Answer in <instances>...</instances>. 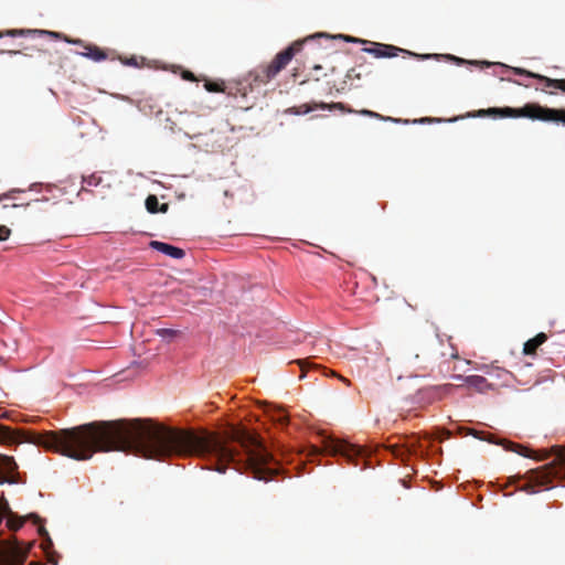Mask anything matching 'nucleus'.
<instances>
[{
  "label": "nucleus",
  "mask_w": 565,
  "mask_h": 565,
  "mask_svg": "<svg viewBox=\"0 0 565 565\" xmlns=\"http://www.w3.org/2000/svg\"><path fill=\"white\" fill-rule=\"evenodd\" d=\"M26 441L75 460H87L103 451H122L148 459L172 456L212 458L224 473L233 463L237 471L268 481L279 467L259 435L243 426L218 435L168 427L152 419L99 420L72 428L35 433L0 425V445Z\"/></svg>",
  "instance_id": "1"
},
{
  "label": "nucleus",
  "mask_w": 565,
  "mask_h": 565,
  "mask_svg": "<svg viewBox=\"0 0 565 565\" xmlns=\"http://www.w3.org/2000/svg\"><path fill=\"white\" fill-rule=\"evenodd\" d=\"M295 41L288 47L277 53L275 57L267 64H260L249 72L248 77L252 85H265L274 79L287 65L291 62L294 56L302 50L306 41Z\"/></svg>",
  "instance_id": "2"
},
{
  "label": "nucleus",
  "mask_w": 565,
  "mask_h": 565,
  "mask_svg": "<svg viewBox=\"0 0 565 565\" xmlns=\"http://www.w3.org/2000/svg\"><path fill=\"white\" fill-rule=\"evenodd\" d=\"M553 451L555 461L527 472L529 483L525 487L527 492L535 493L536 487H547L554 478L565 476V447H555Z\"/></svg>",
  "instance_id": "3"
},
{
  "label": "nucleus",
  "mask_w": 565,
  "mask_h": 565,
  "mask_svg": "<svg viewBox=\"0 0 565 565\" xmlns=\"http://www.w3.org/2000/svg\"><path fill=\"white\" fill-rule=\"evenodd\" d=\"M322 447L324 452L331 456H341L354 466H359V458L365 457V450L360 446L330 436L323 437Z\"/></svg>",
  "instance_id": "4"
},
{
  "label": "nucleus",
  "mask_w": 565,
  "mask_h": 565,
  "mask_svg": "<svg viewBox=\"0 0 565 565\" xmlns=\"http://www.w3.org/2000/svg\"><path fill=\"white\" fill-rule=\"evenodd\" d=\"M30 551L22 547L14 536L0 541V565H23Z\"/></svg>",
  "instance_id": "5"
},
{
  "label": "nucleus",
  "mask_w": 565,
  "mask_h": 565,
  "mask_svg": "<svg viewBox=\"0 0 565 565\" xmlns=\"http://www.w3.org/2000/svg\"><path fill=\"white\" fill-rule=\"evenodd\" d=\"M3 518H7V526L11 531H18L25 522L26 518H21L14 514L4 497H0V524Z\"/></svg>",
  "instance_id": "6"
},
{
  "label": "nucleus",
  "mask_w": 565,
  "mask_h": 565,
  "mask_svg": "<svg viewBox=\"0 0 565 565\" xmlns=\"http://www.w3.org/2000/svg\"><path fill=\"white\" fill-rule=\"evenodd\" d=\"M537 120L565 126V108H550L537 104Z\"/></svg>",
  "instance_id": "7"
},
{
  "label": "nucleus",
  "mask_w": 565,
  "mask_h": 565,
  "mask_svg": "<svg viewBox=\"0 0 565 565\" xmlns=\"http://www.w3.org/2000/svg\"><path fill=\"white\" fill-rule=\"evenodd\" d=\"M18 469L13 457L0 455V483H14L17 480L12 476Z\"/></svg>",
  "instance_id": "8"
},
{
  "label": "nucleus",
  "mask_w": 565,
  "mask_h": 565,
  "mask_svg": "<svg viewBox=\"0 0 565 565\" xmlns=\"http://www.w3.org/2000/svg\"><path fill=\"white\" fill-rule=\"evenodd\" d=\"M18 35H29L35 41H40L44 38H60V34L52 31L44 30H7L4 32H0V38L3 36H18Z\"/></svg>",
  "instance_id": "9"
},
{
  "label": "nucleus",
  "mask_w": 565,
  "mask_h": 565,
  "mask_svg": "<svg viewBox=\"0 0 565 565\" xmlns=\"http://www.w3.org/2000/svg\"><path fill=\"white\" fill-rule=\"evenodd\" d=\"M365 52L374 55L375 57H394L397 56L399 52H405L409 55H414L411 52H407L403 49H399L397 46L391 45V44H382V43H375L373 47L364 49Z\"/></svg>",
  "instance_id": "10"
},
{
  "label": "nucleus",
  "mask_w": 565,
  "mask_h": 565,
  "mask_svg": "<svg viewBox=\"0 0 565 565\" xmlns=\"http://www.w3.org/2000/svg\"><path fill=\"white\" fill-rule=\"evenodd\" d=\"M149 245L153 249H156L160 253H163V254H166L172 258H175V259H181L185 255V252L182 248H179L177 246H173V245H170V244H167L163 242L151 241Z\"/></svg>",
  "instance_id": "11"
},
{
  "label": "nucleus",
  "mask_w": 565,
  "mask_h": 565,
  "mask_svg": "<svg viewBox=\"0 0 565 565\" xmlns=\"http://www.w3.org/2000/svg\"><path fill=\"white\" fill-rule=\"evenodd\" d=\"M419 444L418 438L415 436L405 437L404 443L399 445L391 446L392 451L396 456H404L405 454L409 455L416 452L417 446Z\"/></svg>",
  "instance_id": "12"
},
{
  "label": "nucleus",
  "mask_w": 565,
  "mask_h": 565,
  "mask_svg": "<svg viewBox=\"0 0 565 565\" xmlns=\"http://www.w3.org/2000/svg\"><path fill=\"white\" fill-rule=\"evenodd\" d=\"M456 379L462 380L466 385L473 387L479 392L484 391V388L489 385L487 379L481 375H469L465 377L457 375Z\"/></svg>",
  "instance_id": "13"
},
{
  "label": "nucleus",
  "mask_w": 565,
  "mask_h": 565,
  "mask_svg": "<svg viewBox=\"0 0 565 565\" xmlns=\"http://www.w3.org/2000/svg\"><path fill=\"white\" fill-rule=\"evenodd\" d=\"M547 340V335L544 332L537 333L534 338L527 340L524 343L523 353L532 355L536 352L537 348Z\"/></svg>",
  "instance_id": "14"
},
{
  "label": "nucleus",
  "mask_w": 565,
  "mask_h": 565,
  "mask_svg": "<svg viewBox=\"0 0 565 565\" xmlns=\"http://www.w3.org/2000/svg\"><path fill=\"white\" fill-rule=\"evenodd\" d=\"M85 52L82 53L83 56L88 57L95 62H100L107 58V53L103 49L93 45L87 44L84 46Z\"/></svg>",
  "instance_id": "15"
},
{
  "label": "nucleus",
  "mask_w": 565,
  "mask_h": 565,
  "mask_svg": "<svg viewBox=\"0 0 565 565\" xmlns=\"http://www.w3.org/2000/svg\"><path fill=\"white\" fill-rule=\"evenodd\" d=\"M535 79L541 82L544 85V88H542L543 92L548 94H554L552 90H547L546 88H556L561 89V86L565 84V79H556V78H550L547 76L541 75L536 73Z\"/></svg>",
  "instance_id": "16"
},
{
  "label": "nucleus",
  "mask_w": 565,
  "mask_h": 565,
  "mask_svg": "<svg viewBox=\"0 0 565 565\" xmlns=\"http://www.w3.org/2000/svg\"><path fill=\"white\" fill-rule=\"evenodd\" d=\"M145 203L147 211L152 214L158 212L166 213L169 209L167 203L159 206L158 198L154 194L148 195Z\"/></svg>",
  "instance_id": "17"
},
{
  "label": "nucleus",
  "mask_w": 565,
  "mask_h": 565,
  "mask_svg": "<svg viewBox=\"0 0 565 565\" xmlns=\"http://www.w3.org/2000/svg\"><path fill=\"white\" fill-rule=\"evenodd\" d=\"M271 420L280 426H286L288 424V415L281 408H276L269 414Z\"/></svg>",
  "instance_id": "18"
},
{
  "label": "nucleus",
  "mask_w": 565,
  "mask_h": 565,
  "mask_svg": "<svg viewBox=\"0 0 565 565\" xmlns=\"http://www.w3.org/2000/svg\"><path fill=\"white\" fill-rule=\"evenodd\" d=\"M319 108V104H302L298 107H291L286 110V113L294 114V115H305L308 114L315 109Z\"/></svg>",
  "instance_id": "19"
},
{
  "label": "nucleus",
  "mask_w": 565,
  "mask_h": 565,
  "mask_svg": "<svg viewBox=\"0 0 565 565\" xmlns=\"http://www.w3.org/2000/svg\"><path fill=\"white\" fill-rule=\"evenodd\" d=\"M507 449L514 451L523 457H529V458L532 457V450H530L529 448H526L520 444H514V443L509 441L507 445Z\"/></svg>",
  "instance_id": "20"
},
{
  "label": "nucleus",
  "mask_w": 565,
  "mask_h": 565,
  "mask_svg": "<svg viewBox=\"0 0 565 565\" xmlns=\"http://www.w3.org/2000/svg\"><path fill=\"white\" fill-rule=\"evenodd\" d=\"M319 108L320 109H330V110L339 109V110L347 111V113H353V110L348 108L343 103H331V104L320 103Z\"/></svg>",
  "instance_id": "21"
},
{
  "label": "nucleus",
  "mask_w": 565,
  "mask_h": 565,
  "mask_svg": "<svg viewBox=\"0 0 565 565\" xmlns=\"http://www.w3.org/2000/svg\"><path fill=\"white\" fill-rule=\"evenodd\" d=\"M206 90L211 92V93H218V92H223L224 90V83L221 82V83H217V82H210L207 81L205 84H204Z\"/></svg>",
  "instance_id": "22"
},
{
  "label": "nucleus",
  "mask_w": 565,
  "mask_h": 565,
  "mask_svg": "<svg viewBox=\"0 0 565 565\" xmlns=\"http://www.w3.org/2000/svg\"><path fill=\"white\" fill-rule=\"evenodd\" d=\"M83 182L89 186H97L102 182V178L95 174L83 177Z\"/></svg>",
  "instance_id": "23"
},
{
  "label": "nucleus",
  "mask_w": 565,
  "mask_h": 565,
  "mask_svg": "<svg viewBox=\"0 0 565 565\" xmlns=\"http://www.w3.org/2000/svg\"><path fill=\"white\" fill-rule=\"evenodd\" d=\"M157 333L161 338L170 340V339L174 338L178 334V331L177 330H172V329H159V330H157Z\"/></svg>",
  "instance_id": "24"
},
{
  "label": "nucleus",
  "mask_w": 565,
  "mask_h": 565,
  "mask_svg": "<svg viewBox=\"0 0 565 565\" xmlns=\"http://www.w3.org/2000/svg\"><path fill=\"white\" fill-rule=\"evenodd\" d=\"M347 79L349 81H353V79H361L362 77V73L360 71H358L356 68H351L348 71L347 75H345Z\"/></svg>",
  "instance_id": "25"
},
{
  "label": "nucleus",
  "mask_w": 565,
  "mask_h": 565,
  "mask_svg": "<svg viewBox=\"0 0 565 565\" xmlns=\"http://www.w3.org/2000/svg\"><path fill=\"white\" fill-rule=\"evenodd\" d=\"M512 71L516 75H524V76H527V77H531V78H535V76H536V73H533V72H530L527 70L520 68V67H513Z\"/></svg>",
  "instance_id": "26"
},
{
  "label": "nucleus",
  "mask_w": 565,
  "mask_h": 565,
  "mask_svg": "<svg viewBox=\"0 0 565 565\" xmlns=\"http://www.w3.org/2000/svg\"><path fill=\"white\" fill-rule=\"evenodd\" d=\"M11 235V230L6 225H0V242L7 241Z\"/></svg>",
  "instance_id": "27"
},
{
  "label": "nucleus",
  "mask_w": 565,
  "mask_h": 565,
  "mask_svg": "<svg viewBox=\"0 0 565 565\" xmlns=\"http://www.w3.org/2000/svg\"><path fill=\"white\" fill-rule=\"evenodd\" d=\"M296 363L300 366L301 369V375H300V379H302L305 376V372H306V369L310 365V362L308 359H303V360H297Z\"/></svg>",
  "instance_id": "28"
},
{
  "label": "nucleus",
  "mask_w": 565,
  "mask_h": 565,
  "mask_svg": "<svg viewBox=\"0 0 565 565\" xmlns=\"http://www.w3.org/2000/svg\"><path fill=\"white\" fill-rule=\"evenodd\" d=\"M358 113L363 115V116H367V117L382 118V116L380 114L374 113L372 110H367V109H362V110H360Z\"/></svg>",
  "instance_id": "29"
},
{
  "label": "nucleus",
  "mask_w": 565,
  "mask_h": 565,
  "mask_svg": "<svg viewBox=\"0 0 565 565\" xmlns=\"http://www.w3.org/2000/svg\"><path fill=\"white\" fill-rule=\"evenodd\" d=\"M183 78L188 81H195L194 74L190 71L183 72Z\"/></svg>",
  "instance_id": "30"
},
{
  "label": "nucleus",
  "mask_w": 565,
  "mask_h": 565,
  "mask_svg": "<svg viewBox=\"0 0 565 565\" xmlns=\"http://www.w3.org/2000/svg\"><path fill=\"white\" fill-rule=\"evenodd\" d=\"M26 518H28V519H32V520L34 521V523H39V522H41L40 516H39V515H36V514H30V515H28Z\"/></svg>",
  "instance_id": "31"
},
{
  "label": "nucleus",
  "mask_w": 565,
  "mask_h": 565,
  "mask_svg": "<svg viewBox=\"0 0 565 565\" xmlns=\"http://www.w3.org/2000/svg\"><path fill=\"white\" fill-rule=\"evenodd\" d=\"M39 532H40V535H47V532L45 531V529L43 526H40L39 529Z\"/></svg>",
  "instance_id": "32"
},
{
  "label": "nucleus",
  "mask_w": 565,
  "mask_h": 565,
  "mask_svg": "<svg viewBox=\"0 0 565 565\" xmlns=\"http://www.w3.org/2000/svg\"><path fill=\"white\" fill-rule=\"evenodd\" d=\"M345 84H347V81H344V82H343V85H342L340 88H338V92H340V90H344V89H345Z\"/></svg>",
  "instance_id": "33"
},
{
  "label": "nucleus",
  "mask_w": 565,
  "mask_h": 565,
  "mask_svg": "<svg viewBox=\"0 0 565 565\" xmlns=\"http://www.w3.org/2000/svg\"><path fill=\"white\" fill-rule=\"evenodd\" d=\"M7 198H10V193L1 195V196H0V201H1L2 199H7Z\"/></svg>",
  "instance_id": "34"
},
{
  "label": "nucleus",
  "mask_w": 565,
  "mask_h": 565,
  "mask_svg": "<svg viewBox=\"0 0 565 565\" xmlns=\"http://www.w3.org/2000/svg\"><path fill=\"white\" fill-rule=\"evenodd\" d=\"M344 39H345L347 41H356L355 39L350 38V36H345Z\"/></svg>",
  "instance_id": "35"
},
{
  "label": "nucleus",
  "mask_w": 565,
  "mask_h": 565,
  "mask_svg": "<svg viewBox=\"0 0 565 565\" xmlns=\"http://www.w3.org/2000/svg\"><path fill=\"white\" fill-rule=\"evenodd\" d=\"M343 382H345L348 385H350V381L344 379V377H340Z\"/></svg>",
  "instance_id": "36"
},
{
  "label": "nucleus",
  "mask_w": 565,
  "mask_h": 565,
  "mask_svg": "<svg viewBox=\"0 0 565 565\" xmlns=\"http://www.w3.org/2000/svg\"><path fill=\"white\" fill-rule=\"evenodd\" d=\"M29 565H43L42 563H39V562H32L30 563Z\"/></svg>",
  "instance_id": "37"
},
{
  "label": "nucleus",
  "mask_w": 565,
  "mask_h": 565,
  "mask_svg": "<svg viewBox=\"0 0 565 565\" xmlns=\"http://www.w3.org/2000/svg\"><path fill=\"white\" fill-rule=\"evenodd\" d=\"M452 58L456 60L459 63H463V60H461V58H458V57H452Z\"/></svg>",
  "instance_id": "38"
},
{
  "label": "nucleus",
  "mask_w": 565,
  "mask_h": 565,
  "mask_svg": "<svg viewBox=\"0 0 565 565\" xmlns=\"http://www.w3.org/2000/svg\"><path fill=\"white\" fill-rule=\"evenodd\" d=\"M433 119L430 118H422L420 121H431Z\"/></svg>",
  "instance_id": "39"
},
{
  "label": "nucleus",
  "mask_w": 565,
  "mask_h": 565,
  "mask_svg": "<svg viewBox=\"0 0 565 565\" xmlns=\"http://www.w3.org/2000/svg\"><path fill=\"white\" fill-rule=\"evenodd\" d=\"M312 451H313V454H318V452H319V449H318L317 447H313V448H312Z\"/></svg>",
  "instance_id": "40"
},
{
  "label": "nucleus",
  "mask_w": 565,
  "mask_h": 565,
  "mask_svg": "<svg viewBox=\"0 0 565 565\" xmlns=\"http://www.w3.org/2000/svg\"><path fill=\"white\" fill-rule=\"evenodd\" d=\"M12 207H19V206H23L22 204H12L11 205Z\"/></svg>",
  "instance_id": "41"
},
{
  "label": "nucleus",
  "mask_w": 565,
  "mask_h": 565,
  "mask_svg": "<svg viewBox=\"0 0 565 565\" xmlns=\"http://www.w3.org/2000/svg\"><path fill=\"white\" fill-rule=\"evenodd\" d=\"M451 358L457 359L458 354L457 353H451Z\"/></svg>",
  "instance_id": "42"
},
{
  "label": "nucleus",
  "mask_w": 565,
  "mask_h": 565,
  "mask_svg": "<svg viewBox=\"0 0 565 565\" xmlns=\"http://www.w3.org/2000/svg\"><path fill=\"white\" fill-rule=\"evenodd\" d=\"M561 90L565 93V84L561 86Z\"/></svg>",
  "instance_id": "43"
},
{
  "label": "nucleus",
  "mask_w": 565,
  "mask_h": 565,
  "mask_svg": "<svg viewBox=\"0 0 565 565\" xmlns=\"http://www.w3.org/2000/svg\"><path fill=\"white\" fill-rule=\"evenodd\" d=\"M546 458H547V456L545 455V456H543V457H541V458H539V459H540V460H543V459H546Z\"/></svg>",
  "instance_id": "44"
}]
</instances>
